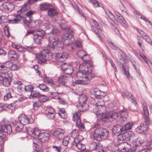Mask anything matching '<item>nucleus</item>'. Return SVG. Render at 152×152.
<instances>
[{"label": "nucleus", "instance_id": "f257e3e1", "mask_svg": "<svg viewBox=\"0 0 152 152\" xmlns=\"http://www.w3.org/2000/svg\"><path fill=\"white\" fill-rule=\"evenodd\" d=\"M90 92L96 98L95 99H92L90 101L91 108L93 109V112L96 115L103 113L105 110L106 107L104 102L102 99L106 95V93L97 88L91 89Z\"/></svg>", "mask_w": 152, "mask_h": 152}, {"label": "nucleus", "instance_id": "f03ea898", "mask_svg": "<svg viewBox=\"0 0 152 152\" xmlns=\"http://www.w3.org/2000/svg\"><path fill=\"white\" fill-rule=\"evenodd\" d=\"M79 71L77 73L78 78H84L83 80H79L75 81L76 84L86 85L88 84L91 80L95 76V75L91 73V67L88 66L85 63H82L79 66Z\"/></svg>", "mask_w": 152, "mask_h": 152}, {"label": "nucleus", "instance_id": "7ed1b4c3", "mask_svg": "<svg viewBox=\"0 0 152 152\" xmlns=\"http://www.w3.org/2000/svg\"><path fill=\"white\" fill-rule=\"evenodd\" d=\"M143 115L144 116V119L146 124L143 123H141L140 126H138L136 129V131L139 133L147 131L148 129V125L150 123V119L149 117V112L146 105L143 106Z\"/></svg>", "mask_w": 152, "mask_h": 152}, {"label": "nucleus", "instance_id": "20e7f679", "mask_svg": "<svg viewBox=\"0 0 152 152\" xmlns=\"http://www.w3.org/2000/svg\"><path fill=\"white\" fill-rule=\"evenodd\" d=\"M93 135L95 139L100 141L102 139H108L110 136V133L106 129L98 127L95 130Z\"/></svg>", "mask_w": 152, "mask_h": 152}, {"label": "nucleus", "instance_id": "39448f33", "mask_svg": "<svg viewBox=\"0 0 152 152\" xmlns=\"http://www.w3.org/2000/svg\"><path fill=\"white\" fill-rule=\"evenodd\" d=\"M106 13L110 18L115 23L118 24V22L124 27L126 28L128 27V25L124 18L118 12L116 13L115 18V16L109 10L105 11Z\"/></svg>", "mask_w": 152, "mask_h": 152}, {"label": "nucleus", "instance_id": "423d86ee", "mask_svg": "<svg viewBox=\"0 0 152 152\" xmlns=\"http://www.w3.org/2000/svg\"><path fill=\"white\" fill-rule=\"evenodd\" d=\"M143 143V141L140 140V139L138 138L134 140H132L130 142V144L129 145L128 143L125 142L121 144L120 146L122 147L121 150H123L125 151L129 152L130 150V147L132 146L133 148L137 147L138 146H140Z\"/></svg>", "mask_w": 152, "mask_h": 152}, {"label": "nucleus", "instance_id": "0eeeda50", "mask_svg": "<svg viewBox=\"0 0 152 152\" xmlns=\"http://www.w3.org/2000/svg\"><path fill=\"white\" fill-rule=\"evenodd\" d=\"M70 30L66 31L62 36L61 41L63 44L66 45H71L74 40L73 36L69 33Z\"/></svg>", "mask_w": 152, "mask_h": 152}, {"label": "nucleus", "instance_id": "6e6552de", "mask_svg": "<svg viewBox=\"0 0 152 152\" xmlns=\"http://www.w3.org/2000/svg\"><path fill=\"white\" fill-rule=\"evenodd\" d=\"M49 55V58H51L52 57V53L50 52L48 49H43L39 54V63L42 64L46 61L47 59V56Z\"/></svg>", "mask_w": 152, "mask_h": 152}, {"label": "nucleus", "instance_id": "1a4fd4ad", "mask_svg": "<svg viewBox=\"0 0 152 152\" xmlns=\"http://www.w3.org/2000/svg\"><path fill=\"white\" fill-rule=\"evenodd\" d=\"M78 137V138H76L73 140L71 144L73 147H76L81 151H83L86 148L85 145L80 142L83 139V137L82 136H79Z\"/></svg>", "mask_w": 152, "mask_h": 152}, {"label": "nucleus", "instance_id": "9d476101", "mask_svg": "<svg viewBox=\"0 0 152 152\" xmlns=\"http://www.w3.org/2000/svg\"><path fill=\"white\" fill-rule=\"evenodd\" d=\"M3 76L4 77L2 84L5 87H8L10 84L12 77V73L10 71L4 72Z\"/></svg>", "mask_w": 152, "mask_h": 152}, {"label": "nucleus", "instance_id": "9b49d317", "mask_svg": "<svg viewBox=\"0 0 152 152\" xmlns=\"http://www.w3.org/2000/svg\"><path fill=\"white\" fill-rule=\"evenodd\" d=\"M14 8V6L13 4L8 2H6L3 3L0 7L1 10L7 12L12 11Z\"/></svg>", "mask_w": 152, "mask_h": 152}, {"label": "nucleus", "instance_id": "f8f14e48", "mask_svg": "<svg viewBox=\"0 0 152 152\" xmlns=\"http://www.w3.org/2000/svg\"><path fill=\"white\" fill-rule=\"evenodd\" d=\"M49 46L52 48H55L56 47L58 46L59 48V50H61L63 49L62 46H59L60 43H58V39L57 37H50L49 38Z\"/></svg>", "mask_w": 152, "mask_h": 152}, {"label": "nucleus", "instance_id": "ddd939ff", "mask_svg": "<svg viewBox=\"0 0 152 152\" xmlns=\"http://www.w3.org/2000/svg\"><path fill=\"white\" fill-rule=\"evenodd\" d=\"M26 130L28 133L33 137V140H36L38 139V128H35V129H32L30 127H28L26 128Z\"/></svg>", "mask_w": 152, "mask_h": 152}, {"label": "nucleus", "instance_id": "4468645a", "mask_svg": "<svg viewBox=\"0 0 152 152\" xmlns=\"http://www.w3.org/2000/svg\"><path fill=\"white\" fill-rule=\"evenodd\" d=\"M53 135L57 138L62 139L65 136V131L61 128H58L54 132Z\"/></svg>", "mask_w": 152, "mask_h": 152}, {"label": "nucleus", "instance_id": "2eb2a0df", "mask_svg": "<svg viewBox=\"0 0 152 152\" xmlns=\"http://www.w3.org/2000/svg\"><path fill=\"white\" fill-rule=\"evenodd\" d=\"M68 54L67 53L63 52L62 53H57L56 56V59L58 62L65 61L67 58Z\"/></svg>", "mask_w": 152, "mask_h": 152}, {"label": "nucleus", "instance_id": "dca6fc26", "mask_svg": "<svg viewBox=\"0 0 152 152\" xmlns=\"http://www.w3.org/2000/svg\"><path fill=\"white\" fill-rule=\"evenodd\" d=\"M45 114L48 118L50 119H53L55 116L54 109L52 107H48L46 109Z\"/></svg>", "mask_w": 152, "mask_h": 152}, {"label": "nucleus", "instance_id": "f3484780", "mask_svg": "<svg viewBox=\"0 0 152 152\" xmlns=\"http://www.w3.org/2000/svg\"><path fill=\"white\" fill-rule=\"evenodd\" d=\"M18 118L19 121V123L23 126L28 124L29 122V118L23 114L20 115L18 117Z\"/></svg>", "mask_w": 152, "mask_h": 152}, {"label": "nucleus", "instance_id": "a211bd4d", "mask_svg": "<svg viewBox=\"0 0 152 152\" xmlns=\"http://www.w3.org/2000/svg\"><path fill=\"white\" fill-rule=\"evenodd\" d=\"M112 131L113 133L116 136H118L124 132L123 131L122 126L119 124H117L114 126Z\"/></svg>", "mask_w": 152, "mask_h": 152}, {"label": "nucleus", "instance_id": "6ab92c4d", "mask_svg": "<svg viewBox=\"0 0 152 152\" xmlns=\"http://www.w3.org/2000/svg\"><path fill=\"white\" fill-rule=\"evenodd\" d=\"M49 136V134L47 132L39 133V141L41 142H45L48 140Z\"/></svg>", "mask_w": 152, "mask_h": 152}, {"label": "nucleus", "instance_id": "aec40b11", "mask_svg": "<svg viewBox=\"0 0 152 152\" xmlns=\"http://www.w3.org/2000/svg\"><path fill=\"white\" fill-rule=\"evenodd\" d=\"M39 78H41L39 80H43L44 81H46L47 83L50 86L53 82L52 79L49 77H46V76L45 75L44 73H41L40 71H39Z\"/></svg>", "mask_w": 152, "mask_h": 152}, {"label": "nucleus", "instance_id": "412c9836", "mask_svg": "<svg viewBox=\"0 0 152 152\" xmlns=\"http://www.w3.org/2000/svg\"><path fill=\"white\" fill-rule=\"evenodd\" d=\"M124 140H129L130 143L132 141V138L134 137V133L131 131H129L124 133L122 136Z\"/></svg>", "mask_w": 152, "mask_h": 152}, {"label": "nucleus", "instance_id": "4be33fe9", "mask_svg": "<svg viewBox=\"0 0 152 152\" xmlns=\"http://www.w3.org/2000/svg\"><path fill=\"white\" fill-rule=\"evenodd\" d=\"M1 129L4 132V133H7L8 134H10L12 130V127L9 123L2 124Z\"/></svg>", "mask_w": 152, "mask_h": 152}, {"label": "nucleus", "instance_id": "5701e85b", "mask_svg": "<svg viewBox=\"0 0 152 152\" xmlns=\"http://www.w3.org/2000/svg\"><path fill=\"white\" fill-rule=\"evenodd\" d=\"M31 34H33V39L34 42L36 44L38 43V29H36L31 31H28L26 34V36Z\"/></svg>", "mask_w": 152, "mask_h": 152}, {"label": "nucleus", "instance_id": "b1692460", "mask_svg": "<svg viewBox=\"0 0 152 152\" xmlns=\"http://www.w3.org/2000/svg\"><path fill=\"white\" fill-rule=\"evenodd\" d=\"M106 110V109H105V112L103 113L99 114L98 115L102 114L103 115L102 116L101 118L104 121H107V120H108L110 121H112V112H107L106 113H105L104 115V114Z\"/></svg>", "mask_w": 152, "mask_h": 152}, {"label": "nucleus", "instance_id": "393cba45", "mask_svg": "<svg viewBox=\"0 0 152 152\" xmlns=\"http://www.w3.org/2000/svg\"><path fill=\"white\" fill-rule=\"evenodd\" d=\"M47 30L51 29V31L48 34H49L58 35L59 34L60 31L58 29L56 28H54L52 27L51 25H49L46 27Z\"/></svg>", "mask_w": 152, "mask_h": 152}, {"label": "nucleus", "instance_id": "a878e982", "mask_svg": "<svg viewBox=\"0 0 152 152\" xmlns=\"http://www.w3.org/2000/svg\"><path fill=\"white\" fill-rule=\"evenodd\" d=\"M89 106L88 104L86 103L83 104L78 103L76 105V107L78 108V110L80 111H84L88 110Z\"/></svg>", "mask_w": 152, "mask_h": 152}, {"label": "nucleus", "instance_id": "bb28decb", "mask_svg": "<svg viewBox=\"0 0 152 152\" xmlns=\"http://www.w3.org/2000/svg\"><path fill=\"white\" fill-rule=\"evenodd\" d=\"M14 96V92L13 89L12 88H10L7 91L6 94L4 96V100H6Z\"/></svg>", "mask_w": 152, "mask_h": 152}, {"label": "nucleus", "instance_id": "cd10ccee", "mask_svg": "<svg viewBox=\"0 0 152 152\" xmlns=\"http://www.w3.org/2000/svg\"><path fill=\"white\" fill-rule=\"evenodd\" d=\"M122 95L124 97L125 96L127 97L132 102H133L135 106L137 105V103L133 98L132 94L130 93L126 92V93H122Z\"/></svg>", "mask_w": 152, "mask_h": 152}, {"label": "nucleus", "instance_id": "c85d7f7f", "mask_svg": "<svg viewBox=\"0 0 152 152\" xmlns=\"http://www.w3.org/2000/svg\"><path fill=\"white\" fill-rule=\"evenodd\" d=\"M127 116L128 115L126 113L122 112L118 121L121 124H124L125 121H126Z\"/></svg>", "mask_w": 152, "mask_h": 152}, {"label": "nucleus", "instance_id": "c756f323", "mask_svg": "<svg viewBox=\"0 0 152 152\" xmlns=\"http://www.w3.org/2000/svg\"><path fill=\"white\" fill-rule=\"evenodd\" d=\"M33 12L32 11H28L23 16V19L26 20L28 22H32V16L31 15L33 14Z\"/></svg>", "mask_w": 152, "mask_h": 152}, {"label": "nucleus", "instance_id": "7c9ffc66", "mask_svg": "<svg viewBox=\"0 0 152 152\" xmlns=\"http://www.w3.org/2000/svg\"><path fill=\"white\" fill-rule=\"evenodd\" d=\"M8 56L9 58L12 60H16L18 59V56L15 51L13 50H10L8 52Z\"/></svg>", "mask_w": 152, "mask_h": 152}, {"label": "nucleus", "instance_id": "2f4dec72", "mask_svg": "<svg viewBox=\"0 0 152 152\" xmlns=\"http://www.w3.org/2000/svg\"><path fill=\"white\" fill-rule=\"evenodd\" d=\"M76 124L80 131L81 132H84L86 130L84 126V124L82 123L81 121L78 120V121H77L76 123Z\"/></svg>", "mask_w": 152, "mask_h": 152}, {"label": "nucleus", "instance_id": "473e14b6", "mask_svg": "<svg viewBox=\"0 0 152 152\" xmlns=\"http://www.w3.org/2000/svg\"><path fill=\"white\" fill-rule=\"evenodd\" d=\"M6 133L1 129L0 130V145L2 146L5 141V137Z\"/></svg>", "mask_w": 152, "mask_h": 152}, {"label": "nucleus", "instance_id": "72a5a7b5", "mask_svg": "<svg viewBox=\"0 0 152 152\" xmlns=\"http://www.w3.org/2000/svg\"><path fill=\"white\" fill-rule=\"evenodd\" d=\"M68 80V77L66 75H61L58 78V81L60 84L64 85L65 83L67 82Z\"/></svg>", "mask_w": 152, "mask_h": 152}, {"label": "nucleus", "instance_id": "f704fd0d", "mask_svg": "<svg viewBox=\"0 0 152 152\" xmlns=\"http://www.w3.org/2000/svg\"><path fill=\"white\" fill-rule=\"evenodd\" d=\"M23 127V125L18 122H17L14 126L15 130L18 132H20L22 130Z\"/></svg>", "mask_w": 152, "mask_h": 152}, {"label": "nucleus", "instance_id": "c9c22d12", "mask_svg": "<svg viewBox=\"0 0 152 152\" xmlns=\"http://www.w3.org/2000/svg\"><path fill=\"white\" fill-rule=\"evenodd\" d=\"M48 14L51 17H53L57 15L58 12L54 8H50L48 11Z\"/></svg>", "mask_w": 152, "mask_h": 152}, {"label": "nucleus", "instance_id": "e433bc0d", "mask_svg": "<svg viewBox=\"0 0 152 152\" xmlns=\"http://www.w3.org/2000/svg\"><path fill=\"white\" fill-rule=\"evenodd\" d=\"M71 137L73 138V140L76 138H78L79 136H81L79 134V131L78 130L74 129L70 133Z\"/></svg>", "mask_w": 152, "mask_h": 152}, {"label": "nucleus", "instance_id": "4c0bfd02", "mask_svg": "<svg viewBox=\"0 0 152 152\" xmlns=\"http://www.w3.org/2000/svg\"><path fill=\"white\" fill-rule=\"evenodd\" d=\"M58 114L62 118L64 119H66L67 117L66 113L64 109H60L58 113Z\"/></svg>", "mask_w": 152, "mask_h": 152}, {"label": "nucleus", "instance_id": "58836bf2", "mask_svg": "<svg viewBox=\"0 0 152 152\" xmlns=\"http://www.w3.org/2000/svg\"><path fill=\"white\" fill-rule=\"evenodd\" d=\"M81 115V113L80 111H77L73 114V120L75 121H78V120L81 121L80 119V116Z\"/></svg>", "mask_w": 152, "mask_h": 152}, {"label": "nucleus", "instance_id": "ea45409f", "mask_svg": "<svg viewBox=\"0 0 152 152\" xmlns=\"http://www.w3.org/2000/svg\"><path fill=\"white\" fill-rule=\"evenodd\" d=\"M23 16L19 14H16L15 15V18L12 20V22L13 23H18L20 20H23Z\"/></svg>", "mask_w": 152, "mask_h": 152}, {"label": "nucleus", "instance_id": "a19ab883", "mask_svg": "<svg viewBox=\"0 0 152 152\" xmlns=\"http://www.w3.org/2000/svg\"><path fill=\"white\" fill-rule=\"evenodd\" d=\"M51 6V5L47 3L42 4H40V10H41L45 11L49 9Z\"/></svg>", "mask_w": 152, "mask_h": 152}, {"label": "nucleus", "instance_id": "79ce46f5", "mask_svg": "<svg viewBox=\"0 0 152 152\" xmlns=\"http://www.w3.org/2000/svg\"><path fill=\"white\" fill-rule=\"evenodd\" d=\"M133 124L132 123H128L126 124L125 125L122 126L123 129V131L124 132L127 130H130L131 129Z\"/></svg>", "mask_w": 152, "mask_h": 152}, {"label": "nucleus", "instance_id": "37998d69", "mask_svg": "<svg viewBox=\"0 0 152 152\" xmlns=\"http://www.w3.org/2000/svg\"><path fill=\"white\" fill-rule=\"evenodd\" d=\"M73 69L71 65L69 66V67L66 69L64 72L65 74L67 75H70L73 73Z\"/></svg>", "mask_w": 152, "mask_h": 152}, {"label": "nucleus", "instance_id": "c03bdc74", "mask_svg": "<svg viewBox=\"0 0 152 152\" xmlns=\"http://www.w3.org/2000/svg\"><path fill=\"white\" fill-rule=\"evenodd\" d=\"M123 71L124 74L126 75L127 77L129 78V74L128 72V69L127 67L125 66L124 65L122 64Z\"/></svg>", "mask_w": 152, "mask_h": 152}, {"label": "nucleus", "instance_id": "a18cd8bd", "mask_svg": "<svg viewBox=\"0 0 152 152\" xmlns=\"http://www.w3.org/2000/svg\"><path fill=\"white\" fill-rule=\"evenodd\" d=\"M87 98L85 96H81L80 97L78 103L83 104L85 103L86 101Z\"/></svg>", "mask_w": 152, "mask_h": 152}, {"label": "nucleus", "instance_id": "49530a36", "mask_svg": "<svg viewBox=\"0 0 152 152\" xmlns=\"http://www.w3.org/2000/svg\"><path fill=\"white\" fill-rule=\"evenodd\" d=\"M98 143H96L94 142L90 143L89 145L90 148L92 150H96V149H97V147Z\"/></svg>", "mask_w": 152, "mask_h": 152}, {"label": "nucleus", "instance_id": "de8ad7c7", "mask_svg": "<svg viewBox=\"0 0 152 152\" xmlns=\"http://www.w3.org/2000/svg\"><path fill=\"white\" fill-rule=\"evenodd\" d=\"M69 137L67 136H65L63 138L62 144L64 146H67L69 143Z\"/></svg>", "mask_w": 152, "mask_h": 152}, {"label": "nucleus", "instance_id": "09e8293b", "mask_svg": "<svg viewBox=\"0 0 152 152\" xmlns=\"http://www.w3.org/2000/svg\"><path fill=\"white\" fill-rule=\"evenodd\" d=\"M45 35L44 31L39 28V40H40L43 39Z\"/></svg>", "mask_w": 152, "mask_h": 152}, {"label": "nucleus", "instance_id": "8fccbe9b", "mask_svg": "<svg viewBox=\"0 0 152 152\" xmlns=\"http://www.w3.org/2000/svg\"><path fill=\"white\" fill-rule=\"evenodd\" d=\"M38 96V93L37 91H32L31 92V95L29 96L30 98H35Z\"/></svg>", "mask_w": 152, "mask_h": 152}, {"label": "nucleus", "instance_id": "3c124183", "mask_svg": "<svg viewBox=\"0 0 152 152\" xmlns=\"http://www.w3.org/2000/svg\"><path fill=\"white\" fill-rule=\"evenodd\" d=\"M89 2L91 3L95 7H101L99 3L95 0H89Z\"/></svg>", "mask_w": 152, "mask_h": 152}, {"label": "nucleus", "instance_id": "603ef678", "mask_svg": "<svg viewBox=\"0 0 152 152\" xmlns=\"http://www.w3.org/2000/svg\"><path fill=\"white\" fill-rule=\"evenodd\" d=\"M86 53L83 50H80L77 52V56L79 58H81Z\"/></svg>", "mask_w": 152, "mask_h": 152}, {"label": "nucleus", "instance_id": "864d4df0", "mask_svg": "<svg viewBox=\"0 0 152 152\" xmlns=\"http://www.w3.org/2000/svg\"><path fill=\"white\" fill-rule=\"evenodd\" d=\"M81 58L83 61L85 62L89 61L91 59L89 55L86 53Z\"/></svg>", "mask_w": 152, "mask_h": 152}, {"label": "nucleus", "instance_id": "5fc2aeb1", "mask_svg": "<svg viewBox=\"0 0 152 152\" xmlns=\"http://www.w3.org/2000/svg\"><path fill=\"white\" fill-rule=\"evenodd\" d=\"M15 103H12L9 104L8 105H6V108L12 110L15 109Z\"/></svg>", "mask_w": 152, "mask_h": 152}, {"label": "nucleus", "instance_id": "6e6d98bb", "mask_svg": "<svg viewBox=\"0 0 152 152\" xmlns=\"http://www.w3.org/2000/svg\"><path fill=\"white\" fill-rule=\"evenodd\" d=\"M95 28L94 26L93 25H92L91 26V28L92 30V31H94L95 33L100 39H102V38L101 37V35L99 33V32L98 31V30H95Z\"/></svg>", "mask_w": 152, "mask_h": 152}, {"label": "nucleus", "instance_id": "4d7b16f0", "mask_svg": "<svg viewBox=\"0 0 152 152\" xmlns=\"http://www.w3.org/2000/svg\"><path fill=\"white\" fill-rule=\"evenodd\" d=\"M4 33L7 37H8L10 35L9 27L7 26H6L4 28Z\"/></svg>", "mask_w": 152, "mask_h": 152}, {"label": "nucleus", "instance_id": "13d9d810", "mask_svg": "<svg viewBox=\"0 0 152 152\" xmlns=\"http://www.w3.org/2000/svg\"><path fill=\"white\" fill-rule=\"evenodd\" d=\"M39 88L41 90L44 91H47L48 90V88L46 85L43 84H40L39 85Z\"/></svg>", "mask_w": 152, "mask_h": 152}, {"label": "nucleus", "instance_id": "bf43d9fd", "mask_svg": "<svg viewBox=\"0 0 152 152\" xmlns=\"http://www.w3.org/2000/svg\"><path fill=\"white\" fill-rule=\"evenodd\" d=\"M33 143L34 144V145L33 146V149L34 151H36V152H38V151L37 150V143H38V141H37V139L36 140H33Z\"/></svg>", "mask_w": 152, "mask_h": 152}, {"label": "nucleus", "instance_id": "052dcab7", "mask_svg": "<svg viewBox=\"0 0 152 152\" xmlns=\"http://www.w3.org/2000/svg\"><path fill=\"white\" fill-rule=\"evenodd\" d=\"M108 44L110 48L114 50H116L117 48V46L114 45L111 41L108 40Z\"/></svg>", "mask_w": 152, "mask_h": 152}, {"label": "nucleus", "instance_id": "680f3d73", "mask_svg": "<svg viewBox=\"0 0 152 152\" xmlns=\"http://www.w3.org/2000/svg\"><path fill=\"white\" fill-rule=\"evenodd\" d=\"M59 25L60 28L63 30H66V31L68 30V27L66 24L65 23H60Z\"/></svg>", "mask_w": 152, "mask_h": 152}, {"label": "nucleus", "instance_id": "e2e57ef3", "mask_svg": "<svg viewBox=\"0 0 152 152\" xmlns=\"http://www.w3.org/2000/svg\"><path fill=\"white\" fill-rule=\"evenodd\" d=\"M25 90L28 91H32L33 89V87L31 85H29L26 86L24 88Z\"/></svg>", "mask_w": 152, "mask_h": 152}, {"label": "nucleus", "instance_id": "0e129e2a", "mask_svg": "<svg viewBox=\"0 0 152 152\" xmlns=\"http://www.w3.org/2000/svg\"><path fill=\"white\" fill-rule=\"evenodd\" d=\"M133 13L136 17L138 18L142 19L143 17H144L143 15L141 14H140L137 11H135Z\"/></svg>", "mask_w": 152, "mask_h": 152}, {"label": "nucleus", "instance_id": "69168bd1", "mask_svg": "<svg viewBox=\"0 0 152 152\" xmlns=\"http://www.w3.org/2000/svg\"><path fill=\"white\" fill-rule=\"evenodd\" d=\"M97 148V149L95 150L96 151H97L98 152H104L103 147L102 145L99 143H98Z\"/></svg>", "mask_w": 152, "mask_h": 152}, {"label": "nucleus", "instance_id": "338daca9", "mask_svg": "<svg viewBox=\"0 0 152 152\" xmlns=\"http://www.w3.org/2000/svg\"><path fill=\"white\" fill-rule=\"evenodd\" d=\"M70 65L66 63H63L61 65V68L64 72L65 70L69 67V66Z\"/></svg>", "mask_w": 152, "mask_h": 152}, {"label": "nucleus", "instance_id": "774afa93", "mask_svg": "<svg viewBox=\"0 0 152 152\" xmlns=\"http://www.w3.org/2000/svg\"><path fill=\"white\" fill-rule=\"evenodd\" d=\"M52 147L55 151H57L58 152H61V148L60 146L53 145Z\"/></svg>", "mask_w": 152, "mask_h": 152}]
</instances>
